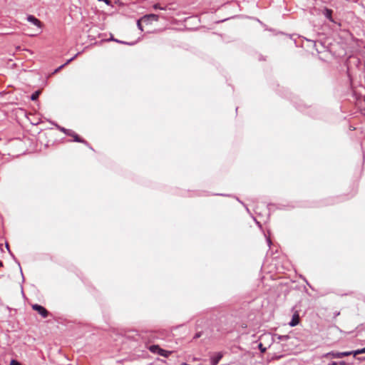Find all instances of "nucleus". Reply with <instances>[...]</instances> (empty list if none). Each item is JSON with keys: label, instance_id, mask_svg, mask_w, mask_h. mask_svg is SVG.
<instances>
[{"label": "nucleus", "instance_id": "19", "mask_svg": "<svg viewBox=\"0 0 365 365\" xmlns=\"http://www.w3.org/2000/svg\"><path fill=\"white\" fill-rule=\"evenodd\" d=\"M331 365H345V363L344 361L341 362H332Z\"/></svg>", "mask_w": 365, "mask_h": 365}, {"label": "nucleus", "instance_id": "14", "mask_svg": "<svg viewBox=\"0 0 365 365\" xmlns=\"http://www.w3.org/2000/svg\"><path fill=\"white\" fill-rule=\"evenodd\" d=\"M110 40L114 41H116V42H118V43H123V44H129V45H132L133 44V43H127L125 41H119V40L115 39L113 37H111Z\"/></svg>", "mask_w": 365, "mask_h": 365}, {"label": "nucleus", "instance_id": "13", "mask_svg": "<svg viewBox=\"0 0 365 365\" xmlns=\"http://www.w3.org/2000/svg\"><path fill=\"white\" fill-rule=\"evenodd\" d=\"M40 93H34L33 95L31 96V99L32 101H36L38 98Z\"/></svg>", "mask_w": 365, "mask_h": 365}, {"label": "nucleus", "instance_id": "21", "mask_svg": "<svg viewBox=\"0 0 365 365\" xmlns=\"http://www.w3.org/2000/svg\"><path fill=\"white\" fill-rule=\"evenodd\" d=\"M98 1H103L105 2L107 5H109L110 4V0H98Z\"/></svg>", "mask_w": 365, "mask_h": 365}, {"label": "nucleus", "instance_id": "23", "mask_svg": "<svg viewBox=\"0 0 365 365\" xmlns=\"http://www.w3.org/2000/svg\"><path fill=\"white\" fill-rule=\"evenodd\" d=\"M3 267V262L0 261V267Z\"/></svg>", "mask_w": 365, "mask_h": 365}, {"label": "nucleus", "instance_id": "20", "mask_svg": "<svg viewBox=\"0 0 365 365\" xmlns=\"http://www.w3.org/2000/svg\"><path fill=\"white\" fill-rule=\"evenodd\" d=\"M137 26H138V29H139L140 31H143V26H142V25H141V24H140V20H138V21H137Z\"/></svg>", "mask_w": 365, "mask_h": 365}, {"label": "nucleus", "instance_id": "15", "mask_svg": "<svg viewBox=\"0 0 365 365\" xmlns=\"http://www.w3.org/2000/svg\"><path fill=\"white\" fill-rule=\"evenodd\" d=\"M78 54H79V53H76L73 57H72L70 59L67 60V61L65 63H63V65H64V66H65L66 65H67L69 63H71Z\"/></svg>", "mask_w": 365, "mask_h": 365}, {"label": "nucleus", "instance_id": "11", "mask_svg": "<svg viewBox=\"0 0 365 365\" xmlns=\"http://www.w3.org/2000/svg\"><path fill=\"white\" fill-rule=\"evenodd\" d=\"M365 354V347L361 349H358V350L354 351V356L358 354Z\"/></svg>", "mask_w": 365, "mask_h": 365}, {"label": "nucleus", "instance_id": "17", "mask_svg": "<svg viewBox=\"0 0 365 365\" xmlns=\"http://www.w3.org/2000/svg\"><path fill=\"white\" fill-rule=\"evenodd\" d=\"M63 67H64V65H63V64H62L61 66H60L59 67H58L57 68H56V69L54 70V71L53 72V73H56L58 72V71H59L61 69H62Z\"/></svg>", "mask_w": 365, "mask_h": 365}, {"label": "nucleus", "instance_id": "18", "mask_svg": "<svg viewBox=\"0 0 365 365\" xmlns=\"http://www.w3.org/2000/svg\"><path fill=\"white\" fill-rule=\"evenodd\" d=\"M259 349H260V351L262 352H265L266 351V348L263 346V345L262 344H259Z\"/></svg>", "mask_w": 365, "mask_h": 365}, {"label": "nucleus", "instance_id": "10", "mask_svg": "<svg viewBox=\"0 0 365 365\" xmlns=\"http://www.w3.org/2000/svg\"><path fill=\"white\" fill-rule=\"evenodd\" d=\"M153 9L155 10H158V9H160V10H166V6L165 7H163V6H160V5L159 4H155L153 6Z\"/></svg>", "mask_w": 365, "mask_h": 365}, {"label": "nucleus", "instance_id": "22", "mask_svg": "<svg viewBox=\"0 0 365 365\" xmlns=\"http://www.w3.org/2000/svg\"><path fill=\"white\" fill-rule=\"evenodd\" d=\"M289 337L287 336H280L279 339H288Z\"/></svg>", "mask_w": 365, "mask_h": 365}, {"label": "nucleus", "instance_id": "8", "mask_svg": "<svg viewBox=\"0 0 365 365\" xmlns=\"http://www.w3.org/2000/svg\"><path fill=\"white\" fill-rule=\"evenodd\" d=\"M341 352H329L327 356H331L332 358L339 359L341 358Z\"/></svg>", "mask_w": 365, "mask_h": 365}, {"label": "nucleus", "instance_id": "12", "mask_svg": "<svg viewBox=\"0 0 365 365\" xmlns=\"http://www.w3.org/2000/svg\"><path fill=\"white\" fill-rule=\"evenodd\" d=\"M351 354L354 355V351H344L341 353V358L344 356H350Z\"/></svg>", "mask_w": 365, "mask_h": 365}, {"label": "nucleus", "instance_id": "24", "mask_svg": "<svg viewBox=\"0 0 365 365\" xmlns=\"http://www.w3.org/2000/svg\"><path fill=\"white\" fill-rule=\"evenodd\" d=\"M197 337H200V334H197L196 336H195V338H197Z\"/></svg>", "mask_w": 365, "mask_h": 365}, {"label": "nucleus", "instance_id": "2", "mask_svg": "<svg viewBox=\"0 0 365 365\" xmlns=\"http://www.w3.org/2000/svg\"><path fill=\"white\" fill-rule=\"evenodd\" d=\"M34 310L36 311L40 315H41L43 318H46L48 315V312L43 307L38 304H34L32 306Z\"/></svg>", "mask_w": 365, "mask_h": 365}, {"label": "nucleus", "instance_id": "4", "mask_svg": "<svg viewBox=\"0 0 365 365\" xmlns=\"http://www.w3.org/2000/svg\"><path fill=\"white\" fill-rule=\"evenodd\" d=\"M26 19H27V21L29 22H30L32 24L36 26L38 28H41V21L37 18H36L34 16L29 15Z\"/></svg>", "mask_w": 365, "mask_h": 365}, {"label": "nucleus", "instance_id": "7", "mask_svg": "<svg viewBox=\"0 0 365 365\" xmlns=\"http://www.w3.org/2000/svg\"><path fill=\"white\" fill-rule=\"evenodd\" d=\"M222 357V354L221 353H218L215 357L212 359V365H217Z\"/></svg>", "mask_w": 365, "mask_h": 365}, {"label": "nucleus", "instance_id": "3", "mask_svg": "<svg viewBox=\"0 0 365 365\" xmlns=\"http://www.w3.org/2000/svg\"><path fill=\"white\" fill-rule=\"evenodd\" d=\"M160 16L155 14H146L143 17V19L146 23H150L153 21H158L159 20Z\"/></svg>", "mask_w": 365, "mask_h": 365}, {"label": "nucleus", "instance_id": "5", "mask_svg": "<svg viewBox=\"0 0 365 365\" xmlns=\"http://www.w3.org/2000/svg\"><path fill=\"white\" fill-rule=\"evenodd\" d=\"M299 321H300L299 314L298 312H295L294 313V314L292 316V319L289 324L291 327H295L299 323Z\"/></svg>", "mask_w": 365, "mask_h": 365}, {"label": "nucleus", "instance_id": "6", "mask_svg": "<svg viewBox=\"0 0 365 365\" xmlns=\"http://www.w3.org/2000/svg\"><path fill=\"white\" fill-rule=\"evenodd\" d=\"M332 13H333V11L328 8H325L323 11L324 16L327 19H329L331 22H334V19H332Z\"/></svg>", "mask_w": 365, "mask_h": 365}, {"label": "nucleus", "instance_id": "16", "mask_svg": "<svg viewBox=\"0 0 365 365\" xmlns=\"http://www.w3.org/2000/svg\"><path fill=\"white\" fill-rule=\"evenodd\" d=\"M9 365H21L18 361L12 359Z\"/></svg>", "mask_w": 365, "mask_h": 365}, {"label": "nucleus", "instance_id": "1", "mask_svg": "<svg viewBox=\"0 0 365 365\" xmlns=\"http://www.w3.org/2000/svg\"><path fill=\"white\" fill-rule=\"evenodd\" d=\"M149 350L152 353H158L159 355L168 357L170 354L171 351L164 350L161 349L158 345H152L149 347Z\"/></svg>", "mask_w": 365, "mask_h": 365}, {"label": "nucleus", "instance_id": "9", "mask_svg": "<svg viewBox=\"0 0 365 365\" xmlns=\"http://www.w3.org/2000/svg\"><path fill=\"white\" fill-rule=\"evenodd\" d=\"M74 138V141L78 142V143H86L84 140L81 138L78 135L75 134L73 135Z\"/></svg>", "mask_w": 365, "mask_h": 365}]
</instances>
